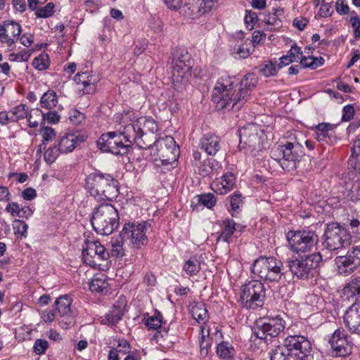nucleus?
Instances as JSON below:
<instances>
[{
  "mask_svg": "<svg viewBox=\"0 0 360 360\" xmlns=\"http://www.w3.org/2000/svg\"><path fill=\"white\" fill-rule=\"evenodd\" d=\"M242 96L233 86L232 78L222 77L217 82L212 91V101L218 109L240 108L247 101V92Z\"/></svg>",
  "mask_w": 360,
  "mask_h": 360,
  "instance_id": "nucleus-1",
  "label": "nucleus"
},
{
  "mask_svg": "<svg viewBox=\"0 0 360 360\" xmlns=\"http://www.w3.org/2000/svg\"><path fill=\"white\" fill-rule=\"evenodd\" d=\"M88 192L97 200H112L119 193L117 181L110 174L94 172L86 179Z\"/></svg>",
  "mask_w": 360,
  "mask_h": 360,
  "instance_id": "nucleus-2",
  "label": "nucleus"
},
{
  "mask_svg": "<svg viewBox=\"0 0 360 360\" xmlns=\"http://www.w3.org/2000/svg\"><path fill=\"white\" fill-rule=\"evenodd\" d=\"M91 224L98 233L103 236L111 234L119 224L117 210L109 203L100 205L95 208Z\"/></svg>",
  "mask_w": 360,
  "mask_h": 360,
  "instance_id": "nucleus-3",
  "label": "nucleus"
},
{
  "mask_svg": "<svg viewBox=\"0 0 360 360\" xmlns=\"http://www.w3.org/2000/svg\"><path fill=\"white\" fill-rule=\"evenodd\" d=\"M343 290L355 297V302L345 314L344 323L350 333L360 335V277L352 278Z\"/></svg>",
  "mask_w": 360,
  "mask_h": 360,
  "instance_id": "nucleus-4",
  "label": "nucleus"
},
{
  "mask_svg": "<svg viewBox=\"0 0 360 360\" xmlns=\"http://www.w3.org/2000/svg\"><path fill=\"white\" fill-rule=\"evenodd\" d=\"M283 262L274 257H259L253 263L252 273L264 281H278L283 274Z\"/></svg>",
  "mask_w": 360,
  "mask_h": 360,
  "instance_id": "nucleus-5",
  "label": "nucleus"
},
{
  "mask_svg": "<svg viewBox=\"0 0 360 360\" xmlns=\"http://www.w3.org/2000/svg\"><path fill=\"white\" fill-rule=\"evenodd\" d=\"M302 157L301 147L292 143L278 146L271 151V158L277 161L283 169L290 172L295 169Z\"/></svg>",
  "mask_w": 360,
  "mask_h": 360,
  "instance_id": "nucleus-6",
  "label": "nucleus"
},
{
  "mask_svg": "<svg viewBox=\"0 0 360 360\" xmlns=\"http://www.w3.org/2000/svg\"><path fill=\"white\" fill-rule=\"evenodd\" d=\"M240 146L253 156L265 148L266 140L264 131L255 124H248L239 131Z\"/></svg>",
  "mask_w": 360,
  "mask_h": 360,
  "instance_id": "nucleus-7",
  "label": "nucleus"
},
{
  "mask_svg": "<svg viewBox=\"0 0 360 360\" xmlns=\"http://www.w3.org/2000/svg\"><path fill=\"white\" fill-rule=\"evenodd\" d=\"M322 257L319 252L312 253L295 259H288V266L292 275L299 279L313 276Z\"/></svg>",
  "mask_w": 360,
  "mask_h": 360,
  "instance_id": "nucleus-8",
  "label": "nucleus"
},
{
  "mask_svg": "<svg viewBox=\"0 0 360 360\" xmlns=\"http://www.w3.org/2000/svg\"><path fill=\"white\" fill-rule=\"evenodd\" d=\"M127 136L125 127L123 132L110 131L101 135L97 141V145L103 152L114 155H124L130 148L129 143L127 141Z\"/></svg>",
  "mask_w": 360,
  "mask_h": 360,
  "instance_id": "nucleus-9",
  "label": "nucleus"
},
{
  "mask_svg": "<svg viewBox=\"0 0 360 360\" xmlns=\"http://www.w3.org/2000/svg\"><path fill=\"white\" fill-rule=\"evenodd\" d=\"M351 235L347 230L336 223L327 225L324 232L323 245L330 251H335L350 244Z\"/></svg>",
  "mask_w": 360,
  "mask_h": 360,
  "instance_id": "nucleus-10",
  "label": "nucleus"
},
{
  "mask_svg": "<svg viewBox=\"0 0 360 360\" xmlns=\"http://www.w3.org/2000/svg\"><path fill=\"white\" fill-rule=\"evenodd\" d=\"M266 289L262 283L251 281L241 288L240 300L245 308L255 309L264 304Z\"/></svg>",
  "mask_w": 360,
  "mask_h": 360,
  "instance_id": "nucleus-11",
  "label": "nucleus"
},
{
  "mask_svg": "<svg viewBox=\"0 0 360 360\" xmlns=\"http://www.w3.org/2000/svg\"><path fill=\"white\" fill-rule=\"evenodd\" d=\"M287 239L291 249L297 253L311 250L319 240L316 233L308 230L290 231L287 233Z\"/></svg>",
  "mask_w": 360,
  "mask_h": 360,
  "instance_id": "nucleus-12",
  "label": "nucleus"
},
{
  "mask_svg": "<svg viewBox=\"0 0 360 360\" xmlns=\"http://www.w3.org/2000/svg\"><path fill=\"white\" fill-rule=\"evenodd\" d=\"M285 339L290 355L295 360H313L314 351L310 341L303 335H289Z\"/></svg>",
  "mask_w": 360,
  "mask_h": 360,
  "instance_id": "nucleus-13",
  "label": "nucleus"
},
{
  "mask_svg": "<svg viewBox=\"0 0 360 360\" xmlns=\"http://www.w3.org/2000/svg\"><path fill=\"white\" fill-rule=\"evenodd\" d=\"M85 244L82 252L84 262L93 268L102 269L108 258L105 248L98 240H87Z\"/></svg>",
  "mask_w": 360,
  "mask_h": 360,
  "instance_id": "nucleus-14",
  "label": "nucleus"
},
{
  "mask_svg": "<svg viewBox=\"0 0 360 360\" xmlns=\"http://www.w3.org/2000/svg\"><path fill=\"white\" fill-rule=\"evenodd\" d=\"M192 60L188 51L182 50L177 53L173 60L172 81L174 84H185L191 75L190 70L192 67Z\"/></svg>",
  "mask_w": 360,
  "mask_h": 360,
  "instance_id": "nucleus-15",
  "label": "nucleus"
},
{
  "mask_svg": "<svg viewBox=\"0 0 360 360\" xmlns=\"http://www.w3.org/2000/svg\"><path fill=\"white\" fill-rule=\"evenodd\" d=\"M284 328L285 321L276 316L257 322L254 333L257 338L267 342L278 336Z\"/></svg>",
  "mask_w": 360,
  "mask_h": 360,
  "instance_id": "nucleus-16",
  "label": "nucleus"
},
{
  "mask_svg": "<svg viewBox=\"0 0 360 360\" xmlns=\"http://www.w3.org/2000/svg\"><path fill=\"white\" fill-rule=\"evenodd\" d=\"M156 148L158 155L161 160L162 165H169L176 161L179 149L176 145L174 139L170 136H166L157 141Z\"/></svg>",
  "mask_w": 360,
  "mask_h": 360,
  "instance_id": "nucleus-17",
  "label": "nucleus"
},
{
  "mask_svg": "<svg viewBox=\"0 0 360 360\" xmlns=\"http://www.w3.org/2000/svg\"><path fill=\"white\" fill-rule=\"evenodd\" d=\"M146 222L137 224L134 223L128 224L122 229L120 236L122 240H129L134 248H139L148 242V238L146 235Z\"/></svg>",
  "mask_w": 360,
  "mask_h": 360,
  "instance_id": "nucleus-18",
  "label": "nucleus"
},
{
  "mask_svg": "<svg viewBox=\"0 0 360 360\" xmlns=\"http://www.w3.org/2000/svg\"><path fill=\"white\" fill-rule=\"evenodd\" d=\"M335 262L340 274L352 272L360 265V243L353 245L345 256L337 257Z\"/></svg>",
  "mask_w": 360,
  "mask_h": 360,
  "instance_id": "nucleus-19",
  "label": "nucleus"
},
{
  "mask_svg": "<svg viewBox=\"0 0 360 360\" xmlns=\"http://www.w3.org/2000/svg\"><path fill=\"white\" fill-rule=\"evenodd\" d=\"M21 33V26L13 20H6L0 25V42L13 50Z\"/></svg>",
  "mask_w": 360,
  "mask_h": 360,
  "instance_id": "nucleus-20",
  "label": "nucleus"
},
{
  "mask_svg": "<svg viewBox=\"0 0 360 360\" xmlns=\"http://www.w3.org/2000/svg\"><path fill=\"white\" fill-rule=\"evenodd\" d=\"M343 329L338 328L332 335L329 343L337 356H345L352 352V344Z\"/></svg>",
  "mask_w": 360,
  "mask_h": 360,
  "instance_id": "nucleus-21",
  "label": "nucleus"
},
{
  "mask_svg": "<svg viewBox=\"0 0 360 360\" xmlns=\"http://www.w3.org/2000/svg\"><path fill=\"white\" fill-rule=\"evenodd\" d=\"M158 131V125L155 121L151 118L141 117L138 118L133 124L126 126V132L131 134L132 132L144 134L155 133Z\"/></svg>",
  "mask_w": 360,
  "mask_h": 360,
  "instance_id": "nucleus-22",
  "label": "nucleus"
},
{
  "mask_svg": "<svg viewBox=\"0 0 360 360\" xmlns=\"http://www.w3.org/2000/svg\"><path fill=\"white\" fill-rule=\"evenodd\" d=\"M74 81L78 86L77 89L81 95L91 94L96 90L98 79L88 72H78L74 77Z\"/></svg>",
  "mask_w": 360,
  "mask_h": 360,
  "instance_id": "nucleus-23",
  "label": "nucleus"
},
{
  "mask_svg": "<svg viewBox=\"0 0 360 360\" xmlns=\"http://www.w3.org/2000/svg\"><path fill=\"white\" fill-rule=\"evenodd\" d=\"M127 299L124 296H120L114 302L111 311L103 319L102 323L114 325L117 323L124 315L127 307Z\"/></svg>",
  "mask_w": 360,
  "mask_h": 360,
  "instance_id": "nucleus-24",
  "label": "nucleus"
},
{
  "mask_svg": "<svg viewBox=\"0 0 360 360\" xmlns=\"http://www.w3.org/2000/svg\"><path fill=\"white\" fill-rule=\"evenodd\" d=\"M157 141L156 136L153 133H143L142 135L140 133L132 132L127 134V141L129 143L130 146L134 142L139 148L143 150L149 149L153 145L156 146Z\"/></svg>",
  "mask_w": 360,
  "mask_h": 360,
  "instance_id": "nucleus-25",
  "label": "nucleus"
},
{
  "mask_svg": "<svg viewBox=\"0 0 360 360\" xmlns=\"http://www.w3.org/2000/svg\"><path fill=\"white\" fill-rule=\"evenodd\" d=\"M235 183L234 176L231 173H226L213 181L211 184V188L216 193L224 195L233 188Z\"/></svg>",
  "mask_w": 360,
  "mask_h": 360,
  "instance_id": "nucleus-26",
  "label": "nucleus"
},
{
  "mask_svg": "<svg viewBox=\"0 0 360 360\" xmlns=\"http://www.w3.org/2000/svg\"><path fill=\"white\" fill-rule=\"evenodd\" d=\"M84 141L82 136L75 133H68L62 136L58 141V150L61 153L72 152L76 146Z\"/></svg>",
  "mask_w": 360,
  "mask_h": 360,
  "instance_id": "nucleus-27",
  "label": "nucleus"
},
{
  "mask_svg": "<svg viewBox=\"0 0 360 360\" xmlns=\"http://www.w3.org/2000/svg\"><path fill=\"white\" fill-rule=\"evenodd\" d=\"M221 141L214 134H206L200 140V147L209 155H214L221 148Z\"/></svg>",
  "mask_w": 360,
  "mask_h": 360,
  "instance_id": "nucleus-28",
  "label": "nucleus"
},
{
  "mask_svg": "<svg viewBox=\"0 0 360 360\" xmlns=\"http://www.w3.org/2000/svg\"><path fill=\"white\" fill-rule=\"evenodd\" d=\"M283 14L282 9H274L273 13L264 15V22L268 26L270 31L278 30L282 27V21L279 15Z\"/></svg>",
  "mask_w": 360,
  "mask_h": 360,
  "instance_id": "nucleus-29",
  "label": "nucleus"
},
{
  "mask_svg": "<svg viewBox=\"0 0 360 360\" xmlns=\"http://www.w3.org/2000/svg\"><path fill=\"white\" fill-rule=\"evenodd\" d=\"M258 79L255 75L249 73L245 75L240 82V87L238 89V94L242 96L243 93L247 92V100L248 99L250 91L257 86Z\"/></svg>",
  "mask_w": 360,
  "mask_h": 360,
  "instance_id": "nucleus-30",
  "label": "nucleus"
},
{
  "mask_svg": "<svg viewBox=\"0 0 360 360\" xmlns=\"http://www.w3.org/2000/svg\"><path fill=\"white\" fill-rule=\"evenodd\" d=\"M216 203L214 196L212 193L196 195L191 201L193 209L198 210V207L203 206L207 208L212 207Z\"/></svg>",
  "mask_w": 360,
  "mask_h": 360,
  "instance_id": "nucleus-31",
  "label": "nucleus"
},
{
  "mask_svg": "<svg viewBox=\"0 0 360 360\" xmlns=\"http://www.w3.org/2000/svg\"><path fill=\"white\" fill-rule=\"evenodd\" d=\"M89 285L91 291L103 292L108 288V283L106 279V276L103 274L95 275L89 283Z\"/></svg>",
  "mask_w": 360,
  "mask_h": 360,
  "instance_id": "nucleus-32",
  "label": "nucleus"
},
{
  "mask_svg": "<svg viewBox=\"0 0 360 360\" xmlns=\"http://www.w3.org/2000/svg\"><path fill=\"white\" fill-rule=\"evenodd\" d=\"M193 318L199 323L205 324L209 319L208 311L203 303L195 304L191 309Z\"/></svg>",
  "mask_w": 360,
  "mask_h": 360,
  "instance_id": "nucleus-33",
  "label": "nucleus"
},
{
  "mask_svg": "<svg viewBox=\"0 0 360 360\" xmlns=\"http://www.w3.org/2000/svg\"><path fill=\"white\" fill-rule=\"evenodd\" d=\"M224 226L220 236L218 237L217 240H222L224 242H229L231 236L236 231V224L232 219H226L223 223Z\"/></svg>",
  "mask_w": 360,
  "mask_h": 360,
  "instance_id": "nucleus-34",
  "label": "nucleus"
},
{
  "mask_svg": "<svg viewBox=\"0 0 360 360\" xmlns=\"http://www.w3.org/2000/svg\"><path fill=\"white\" fill-rule=\"evenodd\" d=\"M72 303L71 298L65 295L56 299L55 304L58 314L60 315H68L72 314L70 305Z\"/></svg>",
  "mask_w": 360,
  "mask_h": 360,
  "instance_id": "nucleus-35",
  "label": "nucleus"
},
{
  "mask_svg": "<svg viewBox=\"0 0 360 360\" xmlns=\"http://www.w3.org/2000/svg\"><path fill=\"white\" fill-rule=\"evenodd\" d=\"M200 336L199 338V344L200 352L202 354L207 355L208 354V347L211 345L210 340V328L205 324L200 326Z\"/></svg>",
  "mask_w": 360,
  "mask_h": 360,
  "instance_id": "nucleus-36",
  "label": "nucleus"
},
{
  "mask_svg": "<svg viewBox=\"0 0 360 360\" xmlns=\"http://www.w3.org/2000/svg\"><path fill=\"white\" fill-rule=\"evenodd\" d=\"M40 103L42 108L49 110L55 108L58 103L56 93L52 90L47 91L41 96Z\"/></svg>",
  "mask_w": 360,
  "mask_h": 360,
  "instance_id": "nucleus-37",
  "label": "nucleus"
},
{
  "mask_svg": "<svg viewBox=\"0 0 360 360\" xmlns=\"http://www.w3.org/2000/svg\"><path fill=\"white\" fill-rule=\"evenodd\" d=\"M291 356L288 347L285 346V339L283 344L276 347L271 352V360H289Z\"/></svg>",
  "mask_w": 360,
  "mask_h": 360,
  "instance_id": "nucleus-38",
  "label": "nucleus"
},
{
  "mask_svg": "<svg viewBox=\"0 0 360 360\" xmlns=\"http://www.w3.org/2000/svg\"><path fill=\"white\" fill-rule=\"evenodd\" d=\"M217 355L223 359L229 360L234 356V349L228 342H222L217 347Z\"/></svg>",
  "mask_w": 360,
  "mask_h": 360,
  "instance_id": "nucleus-39",
  "label": "nucleus"
},
{
  "mask_svg": "<svg viewBox=\"0 0 360 360\" xmlns=\"http://www.w3.org/2000/svg\"><path fill=\"white\" fill-rule=\"evenodd\" d=\"M200 269V262L196 257L190 258L184 263L183 266L184 271L189 276L196 275Z\"/></svg>",
  "mask_w": 360,
  "mask_h": 360,
  "instance_id": "nucleus-40",
  "label": "nucleus"
},
{
  "mask_svg": "<svg viewBox=\"0 0 360 360\" xmlns=\"http://www.w3.org/2000/svg\"><path fill=\"white\" fill-rule=\"evenodd\" d=\"M28 108L25 104L15 106L10 110V120L17 122L27 117Z\"/></svg>",
  "mask_w": 360,
  "mask_h": 360,
  "instance_id": "nucleus-41",
  "label": "nucleus"
},
{
  "mask_svg": "<svg viewBox=\"0 0 360 360\" xmlns=\"http://www.w3.org/2000/svg\"><path fill=\"white\" fill-rule=\"evenodd\" d=\"M44 114L39 108L32 109L27 112L28 126L31 128H35L38 126L39 123L43 120Z\"/></svg>",
  "mask_w": 360,
  "mask_h": 360,
  "instance_id": "nucleus-42",
  "label": "nucleus"
},
{
  "mask_svg": "<svg viewBox=\"0 0 360 360\" xmlns=\"http://www.w3.org/2000/svg\"><path fill=\"white\" fill-rule=\"evenodd\" d=\"M259 72L265 77H273L277 74L278 68L271 60H266L262 63L259 67Z\"/></svg>",
  "mask_w": 360,
  "mask_h": 360,
  "instance_id": "nucleus-43",
  "label": "nucleus"
},
{
  "mask_svg": "<svg viewBox=\"0 0 360 360\" xmlns=\"http://www.w3.org/2000/svg\"><path fill=\"white\" fill-rule=\"evenodd\" d=\"M351 158L349 160V164L354 168L356 167V160L360 157V138L356 137L352 143Z\"/></svg>",
  "mask_w": 360,
  "mask_h": 360,
  "instance_id": "nucleus-44",
  "label": "nucleus"
},
{
  "mask_svg": "<svg viewBox=\"0 0 360 360\" xmlns=\"http://www.w3.org/2000/svg\"><path fill=\"white\" fill-rule=\"evenodd\" d=\"M12 226L15 235L20 236L23 238H26L27 236L28 225L25 221L19 219H15L13 221Z\"/></svg>",
  "mask_w": 360,
  "mask_h": 360,
  "instance_id": "nucleus-45",
  "label": "nucleus"
},
{
  "mask_svg": "<svg viewBox=\"0 0 360 360\" xmlns=\"http://www.w3.org/2000/svg\"><path fill=\"white\" fill-rule=\"evenodd\" d=\"M351 27L352 28L354 37L356 39L360 38V18L358 15L352 12L350 13L349 20Z\"/></svg>",
  "mask_w": 360,
  "mask_h": 360,
  "instance_id": "nucleus-46",
  "label": "nucleus"
},
{
  "mask_svg": "<svg viewBox=\"0 0 360 360\" xmlns=\"http://www.w3.org/2000/svg\"><path fill=\"white\" fill-rule=\"evenodd\" d=\"M148 329L157 330L162 325V317L158 314H155L148 317L145 322Z\"/></svg>",
  "mask_w": 360,
  "mask_h": 360,
  "instance_id": "nucleus-47",
  "label": "nucleus"
},
{
  "mask_svg": "<svg viewBox=\"0 0 360 360\" xmlns=\"http://www.w3.org/2000/svg\"><path fill=\"white\" fill-rule=\"evenodd\" d=\"M42 136V145H46L49 142L53 141L56 137V131L51 127H43L41 130Z\"/></svg>",
  "mask_w": 360,
  "mask_h": 360,
  "instance_id": "nucleus-48",
  "label": "nucleus"
},
{
  "mask_svg": "<svg viewBox=\"0 0 360 360\" xmlns=\"http://www.w3.org/2000/svg\"><path fill=\"white\" fill-rule=\"evenodd\" d=\"M33 66L39 70H43L49 67L48 56L40 55L39 57L35 58L32 62Z\"/></svg>",
  "mask_w": 360,
  "mask_h": 360,
  "instance_id": "nucleus-49",
  "label": "nucleus"
},
{
  "mask_svg": "<svg viewBox=\"0 0 360 360\" xmlns=\"http://www.w3.org/2000/svg\"><path fill=\"white\" fill-rule=\"evenodd\" d=\"M59 153H61L58 150V145L49 148L44 153V160L48 163H52L56 160Z\"/></svg>",
  "mask_w": 360,
  "mask_h": 360,
  "instance_id": "nucleus-50",
  "label": "nucleus"
},
{
  "mask_svg": "<svg viewBox=\"0 0 360 360\" xmlns=\"http://www.w3.org/2000/svg\"><path fill=\"white\" fill-rule=\"evenodd\" d=\"M288 55L292 62H297L299 60L300 61L303 56V52L300 46L293 44L288 52Z\"/></svg>",
  "mask_w": 360,
  "mask_h": 360,
  "instance_id": "nucleus-51",
  "label": "nucleus"
},
{
  "mask_svg": "<svg viewBox=\"0 0 360 360\" xmlns=\"http://www.w3.org/2000/svg\"><path fill=\"white\" fill-rule=\"evenodd\" d=\"M54 4L53 3H49L44 8L37 11L36 15L38 18H48L53 15L54 11Z\"/></svg>",
  "mask_w": 360,
  "mask_h": 360,
  "instance_id": "nucleus-52",
  "label": "nucleus"
},
{
  "mask_svg": "<svg viewBox=\"0 0 360 360\" xmlns=\"http://www.w3.org/2000/svg\"><path fill=\"white\" fill-rule=\"evenodd\" d=\"M349 196L352 200H360V179L355 181L349 191Z\"/></svg>",
  "mask_w": 360,
  "mask_h": 360,
  "instance_id": "nucleus-53",
  "label": "nucleus"
},
{
  "mask_svg": "<svg viewBox=\"0 0 360 360\" xmlns=\"http://www.w3.org/2000/svg\"><path fill=\"white\" fill-rule=\"evenodd\" d=\"M70 120L73 124L78 125L85 120V116L77 110H72L70 112Z\"/></svg>",
  "mask_w": 360,
  "mask_h": 360,
  "instance_id": "nucleus-54",
  "label": "nucleus"
},
{
  "mask_svg": "<svg viewBox=\"0 0 360 360\" xmlns=\"http://www.w3.org/2000/svg\"><path fill=\"white\" fill-rule=\"evenodd\" d=\"M30 58V55L27 51H21L20 53H12L8 55V60L10 61H27Z\"/></svg>",
  "mask_w": 360,
  "mask_h": 360,
  "instance_id": "nucleus-55",
  "label": "nucleus"
},
{
  "mask_svg": "<svg viewBox=\"0 0 360 360\" xmlns=\"http://www.w3.org/2000/svg\"><path fill=\"white\" fill-rule=\"evenodd\" d=\"M48 342L44 340L38 339L34 345V351L37 354H42L48 347Z\"/></svg>",
  "mask_w": 360,
  "mask_h": 360,
  "instance_id": "nucleus-56",
  "label": "nucleus"
},
{
  "mask_svg": "<svg viewBox=\"0 0 360 360\" xmlns=\"http://www.w3.org/2000/svg\"><path fill=\"white\" fill-rule=\"evenodd\" d=\"M74 323V319L72 314L68 315H60L59 324L63 329H68L71 327Z\"/></svg>",
  "mask_w": 360,
  "mask_h": 360,
  "instance_id": "nucleus-57",
  "label": "nucleus"
},
{
  "mask_svg": "<svg viewBox=\"0 0 360 360\" xmlns=\"http://www.w3.org/2000/svg\"><path fill=\"white\" fill-rule=\"evenodd\" d=\"M111 255L115 257H121L124 255V249L120 242L112 243Z\"/></svg>",
  "mask_w": 360,
  "mask_h": 360,
  "instance_id": "nucleus-58",
  "label": "nucleus"
},
{
  "mask_svg": "<svg viewBox=\"0 0 360 360\" xmlns=\"http://www.w3.org/2000/svg\"><path fill=\"white\" fill-rule=\"evenodd\" d=\"M354 115V109L353 106L348 105L343 108L342 120L345 122L349 121L352 119Z\"/></svg>",
  "mask_w": 360,
  "mask_h": 360,
  "instance_id": "nucleus-59",
  "label": "nucleus"
},
{
  "mask_svg": "<svg viewBox=\"0 0 360 360\" xmlns=\"http://www.w3.org/2000/svg\"><path fill=\"white\" fill-rule=\"evenodd\" d=\"M6 210L10 212L13 217H19L20 208L17 202H11L7 205Z\"/></svg>",
  "mask_w": 360,
  "mask_h": 360,
  "instance_id": "nucleus-60",
  "label": "nucleus"
},
{
  "mask_svg": "<svg viewBox=\"0 0 360 360\" xmlns=\"http://www.w3.org/2000/svg\"><path fill=\"white\" fill-rule=\"evenodd\" d=\"M230 203L232 210L234 211L237 210L243 204L241 195L238 194H234L233 195H231Z\"/></svg>",
  "mask_w": 360,
  "mask_h": 360,
  "instance_id": "nucleus-61",
  "label": "nucleus"
},
{
  "mask_svg": "<svg viewBox=\"0 0 360 360\" xmlns=\"http://www.w3.org/2000/svg\"><path fill=\"white\" fill-rule=\"evenodd\" d=\"M43 119L46 120L49 123L56 124L59 122L60 116L56 111H50L44 115Z\"/></svg>",
  "mask_w": 360,
  "mask_h": 360,
  "instance_id": "nucleus-62",
  "label": "nucleus"
},
{
  "mask_svg": "<svg viewBox=\"0 0 360 360\" xmlns=\"http://www.w3.org/2000/svg\"><path fill=\"white\" fill-rule=\"evenodd\" d=\"M212 171V167L211 166L210 161L208 160L207 161H205L202 165L199 167L200 174L205 176L210 174Z\"/></svg>",
  "mask_w": 360,
  "mask_h": 360,
  "instance_id": "nucleus-63",
  "label": "nucleus"
},
{
  "mask_svg": "<svg viewBox=\"0 0 360 360\" xmlns=\"http://www.w3.org/2000/svg\"><path fill=\"white\" fill-rule=\"evenodd\" d=\"M235 53H236L235 58H239V59L247 58L250 56V51L247 47H245L243 45V46H239L237 49V51H236Z\"/></svg>",
  "mask_w": 360,
  "mask_h": 360,
  "instance_id": "nucleus-64",
  "label": "nucleus"
}]
</instances>
